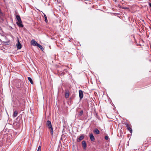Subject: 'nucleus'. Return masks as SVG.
Listing matches in <instances>:
<instances>
[{
  "label": "nucleus",
  "instance_id": "15",
  "mask_svg": "<svg viewBox=\"0 0 151 151\" xmlns=\"http://www.w3.org/2000/svg\"><path fill=\"white\" fill-rule=\"evenodd\" d=\"M36 46L42 50L43 48V47L41 45H40V44L38 43H37V44H36Z\"/></svg>",
  "mask_w": 151,
  "mask_h": 151
},
{
  "label": "nucleus",
  "instance_id": "6",
  "mask_svg": "<svg viewBox=\"0 0 151 151\" xmlns=\"http://www.w3.org/2000/svg\"><path fill=\"white\" fill-rule=\"evenodd\" d=\"M82 146L84 150H86L87 146L86 142L85 141H83L82 142Z\"/></svg>",
  "mask_w": 151,
  "mask_h": 151
},
{
  "label": "nucleus",
  "instance_id": "21",
  "mask_svg": "<svg viewBox=\"0 0 151 151\" xmlns=\"http://www.w3.org/2000/svg\"><path fill=\"white\" fill-rule=\"evenodd\" d=\"M9 139V138H7V139ZM7 142H10V141H9L8 140H7Z\"/></svg>",
  "mask_w": 151,
  "mask_h": 151
},
{
  "label": "nucleus",
  "instance_id": "23",
  "mask_svg": "<svg viewBox=\"0 0 151 151\" xmlns=\"http://www.w3.org/2000/svg\"><path fill=\"white\" fill-rule=\"evenodd\" d=\"M115 0V2H116V0Z\"/></svg>",
  "mask_w": 151,
  "mask_h": 151
},
{
  "label": "nucleus",
  "instance_id": "9",
  "mask_svg": "<svg viewBox=\"0 0 151 151\" xmlns=\"http://www.w3.org/2000/svg\"><path fill=\"white\" fill-rule=\"evenodd\" d=\"M17 48L19 49H20L22 47V45L20 43L19 40H18V43L17 44Z\"/></svg>",
  "mask_w": 151,
  "mask_h": 151
},
{
  "label": "nucleus",
  "instance_id": "14",
  "mask_svg": "<svg viewBox=\"0 0 151 151\" xmlns=\"http://www.w3.org/2000/svg\"><path fill=\"white\" fill-rule=\"evenodd\" d=\"M28 79L31 84H33V82L32 81V79L30 77H28Z\"/></svg>",
  "mask_w": 151,
  "mask_h": 151
},
{
  "label": "nucleus",
  "instance_id": "5",
  "mask_svg": "<svg viewBox=\"0 0 151 151\" xmlns=\"http://www.w3.org/2000/svg\"><path fill=\"white\" fill-rule=\"evenodd\" d=\"M84 138V136L83 135H81L78 138H77V141L78 142H80Z\"/></svg>",
  "mask_w": 151,
  "mask_h": 151
},
{
  "label": "nucleus",
  "instance_id": "4",
  "mask_svg": "<svg viewBox=\"0 0 151 151\" xmlns=\"http://www.w3.org/2000/svg\"><path fill=\"white\" fill-rule=\"evenodd\" d=\"M65 97L66 98H68L69 96V91L68 89L65 90Z\"/></svg>",
  "mask_w": 151,
  "mask_h": 151
},
{
  "label": "nucleus",
  "instance_id": "8",
  "mask_svg": "<svg viewBox=\"0 0 151 151\" xmlns=\"http://www.w3.org/2000/svg\"><path fill=\"white\" fill-rule=\"evenodd\" d=\"M89 137L91 141H94L95 139L92 134H90L89 135Z\"/></svg>",
  "mask_w": 151,
  "mask_h": 151
},
{
  "label": "nucleus",
  "instance_id": "7",
  "mask_svg": "<svg viewBox=\"0 0 151 151\" xmlns=\"http://www.w3.org/2000/svg\"><path fill=\"white\" fill-rule=\"evenodd\" d=\"M126 127L128 130L131 133H132V129L130 127V126L128 124H127L126 125Z\"/></svg>",
  "mask_w": 151,
  "mask_h": 151
},
{
  "label": "nucleus",
  "instance_id": "2",
  "mask_svg": "<svg viewBox=\"0 0 151 151\" xmlns=\"http://www.w3.org/2000/svg\"><path fill=\"white\" fill-rule=\"evenodd\" d=\"M16 18L18 22H17V25L21 27H23L24 26L22 24V22L21 19V18L19 15H17Z\"/></svg>",
  "mask_w": 151,
  "mask_h": 151
},
{
  "label": "nucleus",
  "instance_id": "12",
  "mask_svg": "<svg viewBox=\"0 0 151 151\" xmlns=\"http://www.w3.org/2000/svg\"><path fill=\"white\" fill-rule=\"evenodd\" d=\"M18 114V112L17 111H15L14 112L13 114V116L14 117H15L17 116Z\"/></svg>",
  "mask_w": 151,
  "mask_h": 151
},
{
  "label": "nucleus",
  "instance_id": "18",
  "mask_svg": "<svg viewBox=\"0 0 151 151\" xmlns=\"http://www.w3.org/2000/svg\"><path fill=\"white\" fill-rule=\"evenodd\" d=\"M3 14L2 12H1V10L0 9V18L3 16Z\"/></svg>",
  "mask_w": 151,
  "mask_h": 151
},
{
  "label": "nucleus",
  "instance_id": "1",
  "mask_svg": "<svg viewBox=\"0 0 151 151\" xmlns=\"http://www.w3.org/2000/svg\"><path fill=\"white\" fill-rule=\"evenodd\" d=\"M46 125L49 130L50 131L51 134L52 135L53 133V130L52 125L51 122L49 120H47L46 122Z\"/></svg>",
  "mask_w": 151,
  "mask_h": 151
},
{
  "label": "nucleus",
  "instance_id": "3",
  "mask_svg": "<svg viewBox=\"0 0 151 151\" xmlns=\"http://www.w3.org/2000/svg\"><path fill=\"white\" fill-rule=\"evenodd\" d=\"M79 92L80 99H81L83 98V92L81 90H79Z\"/></svg>",
  "mask_w": 151,
  "mask_h": 151
},
{
  "label": "nucleus",
  "instance_id": "19",
  "mask_svg": "<svg viewBox=\"0 0 151 151\" xmlns=\"http://www.w3.org/2000/svg\"><path fill=\"white\" fill-rule=\"evenodd\" d=\"M105 139L106 140H107L109 139V137L108 136H106L105 137Z\"/></svg>",
  "mask_w": 151,
  "mask_h": 151
},
{
  "label": "nucleus",
  "instance_id": "10",
  "mask_svg": "<svg viewBox=\"0 0 151 151\" xmlns=\"http://www.w3.org/2000/svg\"><path fill=\"white\" fill-rule=\"evenodd\" d=\"M38 43L34 40H32L31 41V44L33 46H36V44Z\"/></svg>",
  "mask_w": 151,
  "mask_h": 151
},
{
  "label": "nucleus",
  "instance_id": "11",
  "mask_svg": "<svg viewBox=\"0 0 151 151\" xmlns=\"http://www.w3.org/2000/svg\"><path fill=\"white\" fill-rule=\"evenodd\" d=\"M93 132L97 134H99V131L97 129H95L93 130Z\"/></svg>",
  "mask_w": 151,
  "mask_h": 151
},
{
  "label": "nucleus",
  "instance_id": "16",
  "mask_svg": "<svg viewBox=\"0 0 151 151\" xmlns=\"http://www.w3.org/2000/svg\"><path fill=\"white\" fill-rule=\"evenodd\" d=\"M83 110H81V111L78 114V115L79 116H81L83 114Z\"/></svg>",
  "mask_w": 151,
  "mask_h": 151
},
{
  "label": "nucleus",
  "instance_id": "22",
  "mask_svg": "<svg viewBox=\"0 0 151 151\" xmlns=\"http://www.w3.org/2000/svg\"><path fill=\"white\" fill-rule=\"evenodd\" d=\"M122 8L123 9H127L126 8H125L124 7H123V8Z\"/></svg>",
  "mask_w": 151,
  "mask_h": 151
},
{
  "label": "nucleus",
  "instance_id": "13",
  "mask_svg": "<svg viewBox=\"0 0 151 151\" xmlns=\"http://www.w3.org/2000/svg\"><path fill=\"white\" fill-rule=\"evenodd\" d=\"M43 14L44 15V16L45 17V21L46 22H47V16H46V14L45 13H43Z\"/></svg>",
  "mask_w": 151,
  "mask_h": 151
},
{
  "label": "nucleus",
  "instance_id": "17",
  "mask_svg": "<svg viewBox=\"0 0 151 151\" xmlns=\"http://www.w3.org/2000/svg\"><path fill=\"white\" fill-rule=\"evenodd\" d=\"M41 147L40 146H39L38 147V149L37 151H41Z\"/></svg>",
  "mask_w": 151,
  "mask_h": 151
},
{
  "label": "nucleus",
  "instance_id": "20",
  "mask_svg": "<svg viewBox=\"0 0 151 151\" xmlns=\"http://www.w3.org/2000/svg\"><path fill=\"white\" fill-rule=\"evenodd\" d=\"M148 4H149V6L151 8V3H149Z\"/></svg>",
  "mask_w": 151,
  "mask_h": 151
}]
</instances>
